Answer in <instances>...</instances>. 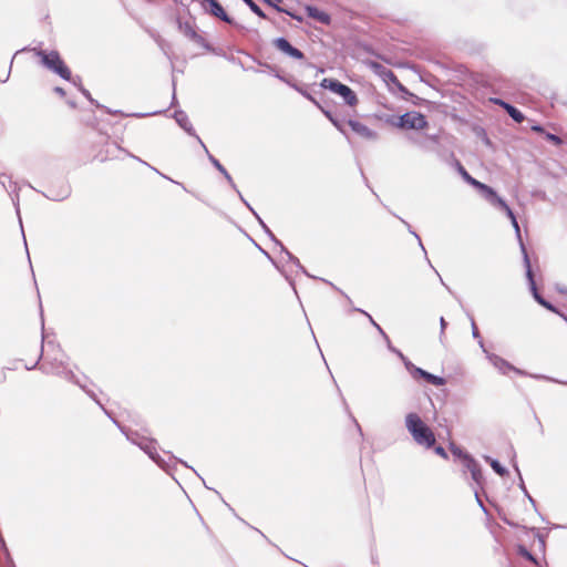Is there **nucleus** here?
Returning a JSON list of instances; mask_svg holds the SVG:
<instances>
[{"label":"nucleus","instance_id":"34","mask_svg":"<svg viewBox=\"0 0 567 567\" xmlns=\"http://www.w3.org/2000/svg\"><path fill=\"white\" fill-rule=\"evenodd\" d=\"M384 80L388 84H391V85H394L399 81L396 75L391 70H386L384 72Z\"/></svg>","mask_w":567,"mask_h":567},{"label":"nucleus","instance_id":"6","mask_svg":"<svg viewBox=\"0 0 567 567\" xmlns=\"http://www.w3.org/2000/svg\"><path fill=\"white\" fill-rule=\"evenodd\" d=\"M406 370L413 379H423L427 383L435 386H442L446 383V380L442 377L434 375L422 368L416 367L412 362H406Z\"/></svg>","mask_w":567,"mask_h":567},{"label":"nucleus","instance_id":"42","mask_svg":"<svg viewBox=\"0 0 567 567\" xmlns=\"http://www.w3.org/2000/svg\"><path fill=\"white\" fill-rule=\"evenodd\" d=\"M150 167H151L154 172H156L157 174H159L161 176H163L164 178L169 179L171 182H173V183H175V184H177V185L182 186V187L185 189V187H184V185H183L182 183H178V182L173 181V179H172V178H169L168 176H166V175L162 174L161 172H158V171H157V168H155V167H152V166H150Z\"/></svg>","mask_w":567,"mask_h":567},{"label":"nucleus","instance_id":"39","mask_svg":"<svg viewBox=\"0 0 567 567\" xmlns=\"http://www.w3.org/2000/svg\"><path fill=\"white\" fill-rule=\"evenodd\" d=\"M471 326H472V334H473V337L475 339H480L481 336H480L478 329H477V327L475 324V321H474V319L472 317H471Z\"/></svg>","mask_w":567,"mask_h":567},{"label":"nucleus","instance_id":"44","mask_svg":"<svg viewBox=\"0 0 567 567\" xmlns=\"http://www.w3.org/2000/svg\"><path fill=\"white\" fill-rule=\"evenodd\" d=\"M393 86H395L399 91L403 92V93H408V90L404 85H402V83L400 81H398V83H395Z\"/></svg>","mask_w":567,"mask_h":567},{"label":"nucleus","instance_id":"56","mask_svg":"<svg viewBox=\"0 0 567 567\" xmlns=\"http://www.w3.org/2000/svg\"><path fill=\"white\" fill-rule=\"evenodd\" d=\"M484 460L489 463V465L492 466V461H495L494 458L489 457V456H484Z\"/></svg>","mask_w":567,"mask_h":567},{"label":"nucleus","instance_id":"33","mask_svg":"<svg viewBox=\"0 0 567 567\" xmlns=\"http://www.w3.org/2000/svg\"><path fill=\"white\" fill-rule=\"evenodd\" d=\"M495 473H497L499 476H505L507 474V470L498 462V461H492L491 466Z\"/></svg>","mask_w":567,"mask_h":567},{"label":"nucleus","instance_id":"3","mask_svg":"<svg viewBox=\"0 0 567 567\" xmlns=\"http://www.w3.org/2000/svg\"><path fill=\"white\" fill-rule=\"evenodd\" d=\"M31 51L40 58L41 64L48 70L56 73L64 80H71V71L64 64L58 51H45L40 48H32Z\"/></svg>","mask_w":567,"mask_h":567},{"label":"nucleus","instance_id":"20","mask_svg":"<svg viewBox=\"0 0 567 567\" xmlns=\"http://www.w3.org/2000/svg\"><path fill=\"white\" fill-rule=\"evenodd\" d=\"M43 195L50 200L62 202L71 195V187L70 185L65 184L61 186L58 190H51L49 194Z\"/></svg>","mask_w":567,"mask_h":567},{"label":"nucleus","instance_id":"55","mask_svg":"<svg viewBox=\"0 0 567 567\" xmlns=\"http://www.w3.org/2000/svg\"><path fill=\"white\" fill-rule=\"evenodd\" d=\"M484 460L489 463V465L492 466V461H495L494 458L489 457V456H484Z\"/></svg>","mask_w":567,"mask_h":567},{"label":"nucleus","instance_id":"43","mask_svg":"<svg viewBox=\"0 0 567 567\" xmlns=\"http://www.w3.org/2000/svg\"><path fill=\"white\" fill-rule=\"evenodd\" d=\"M395 354L401 359L405 368L406 362H411L400 350H398Z\"/></svg>","mask_w":567,"mask_h":567},{"label":"nucleus","instance_id":"23","mask_svg":"<svg viewBox=\"0 0 567 567\" xmlns=\"http://www.w3.org/2000/svg\"><path fill=\"white\" fill-rule=\"evenodd\" d=\"M457 171L460 175L463 177V179L472 185L473 187H476L481 182L472 177L468 172L460 164L457 163Z\"/></svg>","mask_w":567,"mask_h":567},{"label":"nucleus","instance_id":"51","mask_svg":"<svg viewBox=\"0 0 567 567\" xmlns=\"http://www.w3.org/2000/svg\"><path fill=\"white\" fill-rule=\"evenodd\" d=\"M0 548H1L2 553L7 551V549H8L3 537H2V542H0Z\"/></svg>","mask_w":567,"mask_h":567},{"label":"nucleus","instance_id":"1","mask_svg":"<svg viewBox=\"0 0 567 567\" xmlns=\"http://www.w3.org/2000/svg\"><path fill=\"white\" fill-rule=\"evenodd\" d=\"M45 373L56 374L74 384L80 386L87 395L92 399H95V394L93 391L87 389V378L84 374H76L70 367L69 363L64 360V355L60 353L53 359L50 368L47 364L41 367Z\"/></svg>","mask_w":567,"mask_h":567},{"label":"nucleus","instance_id":"58","mask_svg":"<svg viewBox=\"0 0 567 567\" xmlns=\"http://www.w3.org/2000/svg\"><path fill=\"white\" fill-rule=\"evenodd\" d=\"M135 158V156H133ZM137 162H142L145 165H148L147 163L143 162L141 158L136 157Z\"/></svg>","mask_w":567,"mask_h":567},{"label":"nucleus","instance_id":"10","mask_svg":"<svg viewBox=\"0 0 567 567\" xmlns=\"http://www.w3.org/2000/svg\"><path fill=\"white\" fill-rule=\"evenodd\" d=\"M181 32L194 43L200 45L206 50H210V45L206 40L195 30V27L190 22H179Z\"/></svg>","mask_w":567,"mask_h":567},{"label":"nucleus","instance_id":"13","mask_svg":"<svg viewBox=\"0 0 567 567\" xmlns=\"http://www.w3.org/2000/svg\"><path fill=\"white\" fill-rule=\"evenodd\" d=\"M525 267H526V277H527V280L529 282V287H530V291L533 293V297L534 299L540 305V306H545L546 305V300L539 295V292L537 291V287H536V282L534 280V275H533V270H532V266H530V261H529V257L527 254H525Z\"/></svg>","mask_w":567,"mask_h":567},{"label":"nucleus","instance_id":"30","mask_svg":"<svg viewBox=\"0 0 567 567\" xmlns=\"http://www.w3.org/2000/svg\"><path fill=\"white\" fill-rule=\"evenodd\" d=\"M450 450L454 456L462 458L464 462H465V456H471L468 453L464 452L462 450V447H460L453 443L450 445Z\"/></svg>","mask_w":567,"mask_h":567},{"label":"nucleus","instance_id":"37","mask_svg":"<svg viewBox=\"0 0 567 567\" xmlns=\"http://www.w3.org/2000/svg\"><path fill=\"white\" fill-rule=\"evenodd\" d=\"M494 103L502 106L507 113H508V110H511L514 106V105H512L503 100H499V99H495Z\"/></svg>","mask_w":567,"mask_h":567},{"label":"nucleus","instance_id":"54","mask_svg":"<svg viewBox=\"0 0 567 567\" xmlns=\"http://www.w3.org/2000/svg\"><path fill=\"white\" fill-rule=\"evenodd\" d=\"M233 188L235 189V192H237V193H238V195H239L240 199H241V200H243V203L246 205V203H247V202L245 200V198L243 197V195L240 194V192L238 190V188H236V186H235V187H233Z\"/></svg>","mask_w":567,"mask_h":567},{"label":"nucleus","instance_id":"8","mask_svg":"<svg viewBox=\"0 0 567 567\" xmlns=\"http://www.w3.org/2000/svg\"><path fill=\"white\" fill-rule=\"evenodd\" d=\"M204 8L212 16L220 19L221 21L228 24L237 25L234 19L226 13L223 6L217 0H204Z\"/></svg>","mask_w":567,"mask_h":567},{"label":"nucleus","instance_id":"53","mask_svg":"<svg viewBox=\"0 0 567 567\" xmlns=\"http://www.w3.org/2000/svg\"><path fill=\"white\" fill-rule=\"evenodd\" d=\"M81 91L84 94V96H86L91 102H93V100L91 99L90 92L87 90L81 89Z\"/></svg>","mask_w":567,"mask_h":567},{"label":"nucleus","instance_id":"41","mask_svg":"<svg viewBox=\"0 0 567 567\" xmlns=\"http://www.w3.org/2000/svg\"><path fill=\"white\" fill-rule=\"evenodd\" d=\"M440 326H441V336L440 338L442 339L443 336H444V331H445V328L447 326L445 319L443 317L440 318Z\"/></svg>","mask_w":567,"mask_h":567},{"label":"nucleus","instance_id":"28","mask_svg":"<svg viewBox=\"0 0 567 567\" xmlns=\"http://www.w3.org/2000/svg\"><path fill=\"white\" fill-rule=\"evenodd\" d=\"M355 311H359L361 313H363L364 316H367L369 318V321L371 322V324L373 327H375V329L379 331V333L384 338V340H388V336L386 333L383 331V329L375 322V320L364 310L362 309H359V308H355L354 309Z\"/></svg>","mask_w":567,"mask_h":567},{"label":"nucleus","instance_id":"27","mask_svg":"<svg viewBox=\"0 0 567 567\" xmlns=\"http://www.w3.org/2000/svg\"><path fill=\"white\" fill-rule=\"evenodd\" d=\"M511 223H512V226H513V227H514V229H515L516 237H517V239H518V243H519V246H520V249H522L523 256L525 257V254H527V251H526L525 245H524L523 239H522V236H520V229H519L518 221H517V219H513Z\"/></svg>","mask_w":567,"mask_h":567},{"label":"nucleus","instance_id":"29","mask_svg":"<svg viewBox=\"0 0 567 567\" xmlns=\"http://www.w3.org/2000/svg\"><path fill=\"white\" fill-rule=\"evenodd\" d=\"M507 114L517 123H522L525 118L524 114L515 106L508 110Z\"/></svg>","mask_w":567,"mask_h":567},{"label":"nucleus","instance_id":"24","mask_svg":"<svg viewBox=\"0 0 567 567\" xmlns=\"http://www.w3.org/2000/svg\"><path fill=\"white\" fill-rule=\"evenodd\" d=\"M141 449L148 454V456L156 462L158 465H161L162 460L158 456V454L155 452V449L151 444L141 445Z\"/></svg>","mask_w":567,"mask_h":567},{"label":"nucleus","instance_id":"4","mask_svg":"<svg viewBox=\"0 0 567 567\" xmlns=\"http://www.w3.org/2000/svg\"><path fill=\"white\" fill-rule=\"evenodd\" d=\"M321 87L327 89L338 94L348 106H355L358 104V96L355 92L348 85L341 83L336 79H323L320 83Z\"/></svg>","mask_w":567,"mask_h":567},{"label":"nucleus","instance_id":"22","mask_svg":"<svg viewBox=\"0 0 567 567\" xmlns=\"http://www.w3.org/2000/svg\"><path fill=\"white\" fill-rule=\"evenodd\" d=\"M205 152L208 154V158L212 162V164L225 176L227 182L230 184L231 187H235V183L231 178V176L228 174L226 168L220 164V162L215 158L213 155L208 153V150L206 148Z\"/></svg>","mask_w":567,"mask_h":567},{"label":"nucleus","instance_id":"18","mask_svg":"<svg viewBox=\"0 0 567 567\" xmlns=\"http://www.w3.org/2000/svg\"><path fill=\"white\" fill-rule=\"evenodd\" d=\"M481 194L482 196L487 200L489 202L491 205H493L494 207H496L499 202L503 200L502 197H499L496 192L487 186L486 184H483V183H480L476 187H475Z\"/></svg>","mask_w":567,"mask_h":567},{"label":"nucleus","instance_id":"50","mask_svg":"<svg viewBox=\"0 0 567 567\" xmlns=\"http://www.w3.org/2000/svg\"><path fill=\"white\" fill-rule=\"evenodd\" d=\"M532 130L534 132H538V133H543L544 132V128L540 125H534V126H532Z\"/></svg>","mask_w":567,"mask_h":567},{"label":"nucleus","instance_id":"21","mask_svg":"<svg viewBox=\"0 0 567 567\" xmlns=\"http://www.w3.org/2000/svg\"><path fill=\"white\" fill-rule=\"evenodd\" d=\"M276 76L284 81L285 83H287L289 86H291L292 89H295L297 92H299L300 94H302L306 99H308L309 101H311L316 106L318 107H321L320 103L311 95L309 94L306 90H303L300 85H298L297 83L295 82H291L290 80L286 79L285 76H281L279 74H276Z\"/></svg>","mask_w":567,"mask_h":567},{"label":"nucleus","instance_id":"40","mask_svg":"<svg viewBox=\"0 0 567 567\" xmlns=\"http://www.w3.org/2000/svg\"><path fill=\"white\" fill-rule=\"evenodd\" d=\"M161 113H162V111H155V112H150V113H134V114H132V116L141 118V117L157 115V114H161Z\"/></svg>","mask_w":567,"mask_h":567},{"label":"nucleus","instance_id":"48","mask_svg":"<svg viewBox=\"0 0 567 567\" xmlns=\"http://www.w3.org/2000/svg\"><path fill=\"white\" fill-rule=\"evenodd\" d=\"M520 486H522L523 491L525 492V494L527 495V497H528L529 502H530L533 505H535V501L533 499V497H532V496H529V495L527 494V491H526V488H525V486H524V483H522V485H520Z\"/></svg>","mask_w":567,"mask_h":567},{"label":"nucleus","instance_id":"2","mask_svg":"<svg viewBox=\"0 0 567 567\" xmlns=\"http://www.w3.org/2000/svg\"><path fill=\"white\" fill-rule=\"evenodd\" d=\"M405 427L417 445L425 449H431L435 445L436 439L434 433L417 413L411 412L405 415Z\"/></svg>","mask_w":567,"mask_h":567},{"label":"nucleus","instance_id":"12","mask_svg":"<svg viewBox=\"0 0 567 567\" xmlns=\"http://www.w3.org/2000/svg\"><path fill=\"white\" fill-rule=\"evenodd\" d=\"M487 359L493 364L495 369H497L502 374H507L509 371H515L516 373H522L520 370L515 368L513 364H511L505 359L501 358L497 354L494 353H487Z\"/></svg>","mask_w":567,"mask_h":567},{"label":"nucleus","instance_id":"47","mask_svg":"<svg viewBox=\"0 0 567 567\" xmlns=\"http://www.w3.org/2000/svg\"><path fill=\"white\" fill-rule=\"evenodd\" d=\"M385 341H386V344H388L389 350H390V351H392L393 353H396L398 349H396V348H394V347L391 344L390 339L388 338V340H385Z\"/></svg>","mask_w":567,"mask_h":567},{"label":"nucleus","instance_id":"60","mask_svg":"<svg viewBox=\"0 0 567 567\" xmlns=\"http://www.w3.org/2000/svg\"><path fill=\"white\" fill-rule=\"evenodd\" d=\"M93 400H94L97 404H100V408H103V404H101L96 398H95V399H93Z\"/></svg>","mask_w":567,"mask_h":567},{"label":"nucleus","instance_id":"11","mask_svg":"<svg viewBox=\"0 0 567 567\" xmlns=\"http://www.w3.org/2000/svg\"><path fill=\"white\" fill-rule=\"evenodd\" d=\"M174 118L176 121V123L187 133L189 134L190 136H194L196 137V140L198 141V143L204 147V150H206V146L205 144L203 143V141L200 140V137L195 133L194 131V127L193 125L190 124L189 120H188V116L187 114L184 112V111H176L174 113Z\"/></svg>","mask_w":567,"mask_h":567},{"label":"nucleus","instance_id":"46","mask_svg":"<svg viewBox=\"0 0 567 567\" xmlns=\"http://www.w3.org/2000/svg\"><path fill=\"white\" fill-rule=\"evenodd\" d=\"M3 556L8 563L13 564L9 549H7V551H3Z\"/></svg>","mask_w":567,"mask_h":567},{"label":"nucleus","instance_id":"5","mask_svg":"<svg viewBox=\"0 0 567 567\" xmlns=\"http://www.w3.org/2000/svg\"><path fill=\"white\" fill-rule=\"evenodd\" d=\"M398 126L409 130H424L427 126L425 116L419 112H406L400 116Z\"/></svg>","mask_w":567,"mask_h":567},{"label":"nucleus","instance_id":"31","mask_svg":"<svg viewBox=\"0 0 567 567\" xmlns=\"http://www.w3.org/2000/svg\"><path fill=\"white\" fill-rule=\"evenodd\" d=\"M496 208L504 210L506 213L507 217L511 219V221L513 219H516L514 212L511 209V207L506 204V202L504 199L502 202H499V204L496 206Z\"/></svg>","mask_w":567,"mask_h":567},{"label":"nucleus","instance_id":"9","mask_svg":"<svg viewBox=\"0 0 567 567\" xmlns=\"http://www.w3.org/2000/svg\"><path fill=\"white\" fill-rule=\"evenodd\" d=\"M272 44L276 47L277 50L295 60H302L305 58V54L299 49L291 45L286 38H276L272 41Z\"/></svg>","mask_w":567,"mask_h":567},{"label":"nucleus","instance_id":"14","mask_svg":"<svg viewBox=\"0 0 567 567\" xmlns=\"http://www.w3.org/2000/svg\"><path fill=\"white\" fill-rule=\"evenodd\" d=\"M525 267H526V277H527V280L529 282V287H530V291L533 293V297L534 299L540 305V306H545L546 305V300L539 295V292L537 291V287H536V282L534 280V275H533V270H532V266H530V261H529V257L527 254H525Z\"/></svg>","mask_w":567,"mask_h":567},{"label":"nucleus","instance_id":"38","mask_svg":"<svg viewBox=\"0 0 567 567\" xmlns=\"http://www.w3.org/2000/svg\"><path fill=\"white\" fill-rule=\"evenodd\" d=\"M433 447H434L435 454H437L439 456H441L443 458H447V453L444 447H442L441 445L433 446Z\"/></svg>","mask_w":567,"mask_h":567},{"label":"nucleus","instance_id":"32","mask_svg":"<svg viewBox=\"0 0 567 567\" xmlns=\"http://www.w3.org/2000/svg\"><path fill=\"white\" fill-rule=\"evenodd\" d=\"M280 1H281V0H265V2H266L268 6H270V7L275 8L277 11H279V12H285V13L289 14L290 17H292V18H295V19H298L296 16H293V14H292V13H290L289 11H287V10L282 9V8H280V7L277 4V2H280Z\"/></svg>","mask_w":567,"mask_h":567},{"label":"nucleus","instance_id":"45","mask_svg":"<svg viewBox=\"0 0 567 567\" xmlns=\"http://www.w3.org/2000/svg\"><path fill=\"white\" fill-rule=\"evenodd\" d=\"M475 498H476L477 504L480 505V507H481L484 512H486V508H485V506L483 505V503H482V501H481V498H480V496H478V493H477V492H475Z\"/></svg>","mask_w":567,"mask_h":567},{"label":"nucleus","instance_id":"57","mask_svg":"<svg viewBox=\"0 0 567 567\" xmlns=\"http://www.w3.org/2000/svg\"><path fill=\"white\" fill-rule=\"evenodd\" d=\"M478 344L483 349V351L487 353L486 349L484 348V342L482 339H480Z\"/></svg>","mask_w":567,"mask_h":567},{"label":"nucleus","instance_id":"17","mask_svg":"<svg viewBox=\"0 0 567 567\" xmlns=\"http://www.w3.org/2000/svg\"><path fill=\"white\" fill-rule=\"evenodd\" d=\"M348 124L352 128V131L360 135L362 138L369 141H375L378 138V134L374 131L370 130L367 125L358 121L350 120Z\"/></svg>","mask_w":567,"mask_h":567},{"label":"nucleus","instance_id":"7","mask_svg":"<svg viewBox=\"0 0 567 567\" xmlns=\"http://www.w3.org/2000/svg\"><path fill=\"white\" fill-rule=\"evenodd\" d=\"M246 206L248 207V209L254 214V216L257 218L258 223L260 224V226L262 227V229L265 230V233L271 238V240L280 247L281 251L287 256L288 260H290L291 262H293L296 266H298L299 268H301L303 270L305 274L306 270L303 269V267L301 266L299 259L293 256L284 245L281 241H279L275 235L271 233V230L268 228V226L264 223V220L259 217V215L254 210V208L248 204L246 203Z\"/></svg>","mask_w":567,"mask_h":567},{"label":"nucleus","instance_id":"35","mask_svg":"<svg viewBox=\"0 0 567 567\" xmlns=\"http://www.w3.org/2000/svg\"><path fill=\"white\" fill-rule=\"evenodd\" d=\"M400 220H401V221L406 226V228H408L409 233H410V234H412V235L417 239L420 247L425 251L424 246L422 245L421 238H420V237H419V235H417V234L412 229L411 225H410L408 221H405L404 219H402V218H400Z\"/></svg>","mask_w":567,"mask_h":567},{"label":"nucleus","instance_id":"26","mask_svg":"<svg viewBox=\"0 0 567 567\" xmlns=\"http://www.w3.org/2000/svg\"><path fill=\"white\" fill-rule=\"evenodd\" d=\"M319 109L322 111V113L326 115V117H327V118H329V121H330V122H331V123H332V124H333V125H334V126H336V127H337L341 133H344V130H343V126H342L341 122H340L338 118H336V117L332 115V113H331L330 111L324 110L322 106H321V107H319Z\"/></svg>","mask_w":567,"mask_h":567},{"label":"nucleus","instance_id":"15","mask_svg":"<svg viewBox=\"0 0 567 567\" xmlns=\"http://www.w3.org/2000/svg\"><path fill=\"white\" fill-rule=\"evenodd\" d=\"M525 267H526V277H527V280L529 282V287H530V291L533 293V297L534 299L540 305V306H545L546 305V300L539 295V292L537 291V287H536V282L534 280V275H533V270H532V266H530V261H529V257L527 254H525Z\"/></svg>","mask_w":567,"mask_h":567},{"label":"nucleus","instance_id":"25","mask_svg":"<svg viewBox=\"0 0 567 567\" xmlns=\"http://www.w3.org/2000/svg\"><path fill=\"white\" fill-rule=\"evenodd\" d=\"M249 9L257 14L261 19H266V13L260 9V7L254 0H243Z\"/></svg>","mask_w":567,"mask_h":567},{"label":"nucleus","instance_id":"36","mask_svg":"<svg viewBox=\"0 0 567 567\" xmlns=\"http://www.w3.org/2000/svg\"><path fill=\"white\" fill-rule=\"evenodd\" d=\"M546 140L551 142L555 145H560L563 143L561 138L555 134L546 133L545 135Z\"/></svg>","mask_w":567,"mask_h":567},{"label":"nucleus","instance_id":"52","mask_svg":"<svg viewBox=\"0 0 567 567\" xmlns=\"http://www.w3.org/2000/svg\"><path fill=\"white\" fill-rule=\"evenodd\" d=\"M544 307L550 311H556L555 307L548 301H546V305Z\"/></svg>","mask_w":567,"mask_h":567},{"label":"nucleus","instance_id":"16","mask_svg":"<svg viewBox=\"0 0 567 567\" xmlns=\"http://www.w3.org/2000/svg\"><path fill=\"white\" fill-rule=\"evenodd\" d=\"M464 466L466 467V470L470 471L472 480L478 486H481L483 484V473H482V467L478 464V462L472 456H465Z\"/></svg>","mask_w":567,"mask_h":567},{"label":"nucleus","instance_id":"61","mask_svg":"<svg viewBox=\"0 0 567 567\" xmlns=\"http://www.w3.org/2000/svg\"><path fill=\"white\" fill-rule=\"evenodd\" d=\"M175 101H176V96H175V94H174V95H173V104L175 103Z\"/></svg>","mask_w":567,"mask_h":567},{"label":"nucleus","instance_id":"49","mask_svg":"<svg viewBox=\"0 0 567 567\" xmlns=\"http://www.w3.org/2000/svg\"><path fill=\"white\" fill-rule=\"evenodd\" d=\"M54 91H55L59 95H61V96H64V95H65V91H64L62 87H60V86H56V87L54 89Z\"/></svg>","mask_w":567,"mask_h":567},{"label":"nucleus","instance_id":"19","mask_svg":"<svg viewBox=\"0 0 567 567\" xmlns=\"http://www.w3.org/2000/svg\"><path fill=\"white\" fill-rule=\"evenodd\" d=\"M306 12H307V16L309 18H312L323 24H330L331 22V18L328 13L319 10L317 7L315 6H307L306 7Z\"/></svg>","mask_w":567,"mask_h":567},{"label":"nucleus","instance_id":"59","mask_svg":"<svg viewBox=\"0 0 567 567\" xmlns=\"http://www.w3.org/2000/svg\"><path fill=\"white\" fill-rule=\"evenodd\" d=\"M526 557L533 559V556L528 551H526Z\"/></svg>","mask_w":567,"mask_h":567}]
</instances>
